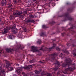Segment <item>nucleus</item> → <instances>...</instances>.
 Returning a JSON list of instances; mask_svg holds the SVG:
<instances>
[{"label":"nucleus","instance_id":"f257e3e1","mask_svg":"<svg viewBox=\"0 0 76 76\" xmlns=\"http://www.w3.org/2000/svg\"><path fill=\"white\" fill-rule=\"evenodd\" d=\"M14 14L15 16L17 15L19 16L20 18L22 19L24 18V15L27 14V12L26 11H25L22 12V11H18V10H16L15 12L14 13Z\"/></svg>","mask_w":76,"mask_h":76},{"label":"nucleus","instance_id":"f03ea898","mask_svg":"<svg viewBox=\"0 0 76 76\" xmlns=\"http://www.w3.org/2000/svg\"><path fill=\"white\" fill-rule=\"evenodd\" d=\"M65 61V62H64L62 64V66L63 67H66L68 65L70 66L72 65V61L71 60V59L70 58L66 59Z\"/></svg>","mask_w":76,"mask_h":76},{"label":"nucleus","instance_id":"7ed1b4c3","mask_svg":"<svg viewBox=\"0 0 76 76\" xmlns=\"http://www.w3.org/2000/svg\"><path fill=\"white\" fill-rule=\"evenodd\" d=\"M5 61L7 64L6 65V68L8 69L7 71V73H8L9 71L13 70V68L10 66V64L9 61L6 60H5Z\"/></svg>","mask_w":76,"mask_h":76},{"label":"nucleus","instance_id":"20e7f679","mask_svg":"<svg viewBox=\"0 0 76 76\" xmlns=\"http://www.w3.org/2000/svg\"><path fill=\"white\" fill-rule=\"evenodd\" d=\"M55 64V68H53V70L54 71H57L58 67L61 66V65L60 64V63L57 61H56Z\"/></svg>","mask_w":76,"mask_h":76},{"label":"nucleus","instance_id":"39448f33","mask_svg":"<svg viewBox=\"0 0 76 76\" xmlns=\"http://www.w3.org/2000/svg\"><path fill=\"white\" fill-rule=\"evenodd\" d=\"M32 66L31 65L30 66H24V67H21L19 68V70H22V69H30V68H32Z\"/></svg>","mask_w":76,"mask_h":76},{"label":"nucleus","instance_id":"423d86ee","mask_svg":"<svg viewBox=\"0 0 76 76\" xmlns=\"http://www.w3.org/2000/svg\"><path fill=\"white\" fill-rule=\"evenodd\" d=\"M10 29H11L10 27L7 26L6 28H4V31H2V33L3 34H5L7 32V31L9 30H10Z\"/></svg>","mask_w":76,"mask_h":76},{"label":"nucleus","instance_id":"0eeeda50","mask_svg":"<svg viewBox=\"0 0 76 76\" xmlns=\"http://www.w3.org/2000/svg\"><path fill=\"white\" fill-rule=\"evenodd\" d=\"M8 3V2H7L6 0H2L1 1V4H2V6L3 7H6V4Z\"/></svg>","mask_w":76,"mask_h":76},{"label":"nucleus","instance_id":"6e6552de","mask_svg":"<svg viewBox=\"0 0 76 76\" xmlns=\"http://www.w3.org/2000/svg\"><path fill=\"white\" fill-rule=\"evenodd\" d=\"M74 70H75L74 68L69 67V68H67L66 69V72H64V74H66L67 73V72H69V71H72V72H73Z\"/></svg>","mask_w":76,"mask_h":76},{"label":"nucleus","instance_id":"1a4fd4ad","mask_svg":"<svg viewBox=\"0 0 76 76\" xmlns=\"http://www.w3.org/2000/svg\"><path fill=\"white\" fill-rule=\"evenodd\" d=\"M18 31V29L16 28V26L13 25V26L12 28V32L14 34H16Z\"/></svg>","mask_w":76,"mask_h":76},{"label":"nucleus","instance_id":"9d476101","mask_svg":"<svg viewBox=\"0 0 76 76\" xmlns=\"http://www.w3.org/2000/svg\"><path fill=\"white\" fill-rule=\"evenodd\" d=\"M64 16L66 17V19H68L69 20H72L73 19L69 16V14L66 13L65 14Z\"/></svg>","mask_w":76,"mask_h":76},{"label":"nucleus","instance_id":"9b49d317","mask_svg":"<svg viewBox=\"0 0 76 76\" xmlns=\"http://www.w3.org/2000/svg\"><path fill=\"white\" fill-rule=\"evenodd\" d=\"M31 48L32 51H33L34 53V52H36L38 51V48L37 47H35L34 46H32L31 47Z\"/></svg>","mask_w":76,"mask_h":76},{"label":"nucleus","instance_id":"f8f14e48","mask_svg":"<svg viewBox=\"0 0 76 76\" xmlns=\"http://www.w3.org/2000/svg\"><path fill=\"white\" fill-rule=\"evenodd\" d=\"M16 13V11H15L13 13V15H10V20H13V19L15 18V17H17L18 16V17L19 16L18 15H15V14H14V13Z\"/></svg>","mask_w":76,"mask_h":76},{"label":"nucleus","instance_id":"ddd939ff","mask_svg":"<svg viewBox=\"0 0 76 76\" xmlns=\"http://www.w3.org/2000/svg\"><path fill=\"white\" fill-rule=\"evenodd\" d=\"M7 4L8 6L7 7H8V8L12 7V3H11V1H8Z\"/></svg>","mask_w":76,"mask_h":76},{"label":"nucleus","instance_id":"4468645a","mask_svg":"<svg viewBox=\"0 0 76 76\" xmlns=\"http://www.w3.org/2000/svg\"><path fill=\"white\" fill-rule=\"evenodd\" d=\"M56 56H57V54L56 53L51 54V58L53 60H54V59H55V57H56Z\"/></svg>","mask_w":76,"mask_h":76},{"label":"nucleus","instance_id":"2eb2a0df","mask_svg":"<svg viewBox=\"0 0 76 76\" xmlns=\"http://www.w3.org/2000/svg\"><path fill=\"white\" fill-rule=\"evenodd\" d=\"M35 21L33 20L28 19L26 21L27 23H34Z\"/></svg>","mask_w":76,"mask_h":76},{"label":"nucleus","instance_id":"dca6fc26","mask_svg":"<svg viewBox=\"0 0 76 76\" xmlns=\"http://www.w3.org/2000/svg\"><path fill=\"white\" fill-rule=\"evenodd\" d=\"M56 45V44L54 43L53 45V46L51 48H49V49H48V51H50L51 50V49H53V48H55V46Z\"/></svg>","mask_w":76,"mask_h":76},{"label":"nucleus","instance_id":"f3484780","mask_svg":"<svg viewBox=\"0 0 76 76\" xmlns=\"http://www.w3.org/2000/svg\"><path fill=\"white\" fill-rule=\"evenodd\" d=\"M24 48V47H23L22 45H18V49H21V50H22V49Z\"/></svg>","mask_w":76,"mask_h":76},{"label":"nucleus","instance_id":"a211bd4d","mask_svg":"<svg viewBox=\"0 0 76 76\" xmlns=\"http://www.w3.org/2000/svg\"><path fill=\"white\" fill-rule=\"evenodd\" d=\"M6 51L8 52V53H9V52H12V51H13L14 50L13 49L7 48L6 49Z\"/></svg>","mask_w":76,"mask_h":76},{"label":"nucleus","instance_id":"6ab92c4d","mask_svg":"<svg viewBox=\"0 0 76 76\" xmlns=\"http://www.w3.org/2000/svg\"><path fill=\"white\" fill-rule=\"evenodd\" d=\"M45 75H47V76H52V74L51 73H47L46 74H45Z\"/></svg>","mask_w":76,"mask_h":76},{"label":"nucleus","instance_id":"aec40b11","mask_svg":"<svg viewBox=\"0 0 76 76\" xmlns=\"http://www.w3.org/2000/svg\"><path fill=\"white\" fill-rule=\"evenodd\" d=\"M1 73H2V74H4V75L6 73V72L4 71V69H3L1 71Z\"/></svg>","mask_w":76,"mask_h":76},{"label":"nucleus","instance_id":"412c9836","mask_svg":"<svg viewBox=\"0 0 76 76\" xmlns=\"http://www.w3.org/2000/svg\"><path fill=\"white\" fill-rule=\"evenodd\" d=\"M0 13H3V8L0 7Z\"/></svg>","mask_w":76,"mask_h":76},{"label":"nucleus","instance_id":"4be33fe9","mask_svg":"<svg viewBox=\"0 0 76 76\" xmlns=\"http://www.w3.org/2000/svg\"><path fill=\"white\" fill-rule=\"evenodd\" d=\"M1 14L2 17L3 18H5V17H6V16L5 15V14H4L3 12V13H1Z\"/></svg>","mask_w":76,"mask_h":76},{"label":"nucleus","instance_id":"5701e85b","mask_svg":"<svg viewBox=\"0 0 76 76\" xmlns=\"http://www.w3.org/2000/svg\"><path fill=\"white\" fill-rule=\"evenodd\" d=\"M44 35H45V33L42 32L40 34V37H44Z\"/></svg>","mask_w":76,"mask_h":76},{"label":"nucleus","instance_id":"b1692460","mask_svg":"<svg viewBox=\"0 0 76 76\" xmlns=\"http://www.w3.org/2000/svg\"><path fill=\"white\" fill-rule=\"evenodd\" d=\"M15 72H16V73H17L19 75H20V72L19 70H16Z\"/></svg>","mask_w":76,"mask_h":76},{"label":"nucleus","instance_id":"393cba45","mask_svg":"<svg viewBox=\"0 0 76 76\" xmlns=\"http://www.w3.org/2000/svg\"><path fill=\"white\" fill-rule=\"evenodd\" d=\"M63 53L67 54H69V52H68V51L66 50L63 51Z\"/></svg>","mask_w":76,"mask_h":76},{"label":"nucleus","instance_id":"a878e982","mask_svg":"<svg viewBox=\"0 0 76 76\" xmlns=\"http://www.w3.org/2000/svg\"><path fill=\"white\" fill-rule=\"evenodd\" d=\"M34 72L36 74H39L40 73V72L38 71L37 70H35Z\"/></svg>","mask_w":76,"mask_h":76},{"label":"nucleus","instance_id":"bb28decb","mask_svg":"<svg viewBox=\"0 0 76 76\" xmlns=\"http://www.w3.org/2000/svg\"><path fill=\"white\" fill-rule=\"evenodd\" d=\"M3 53V50H0V56H1V55H2V53Z\"/></svg>","mask_w":76,"mask_h":76},{"label":"nucleus","instance_id":"cd10ccee","mask_svg":"<svg viewBox=\"0 0 76 76\" xmlns=\"http://www.w3.org/2000/svg\"><path fill=\"white\" fill-rule=\"evenodd\" d=\"M18 2V0H15L14 2V4H17Z\"/></svg>","mask_w":76,"mask_h":76},{"label":"nucleus","instance_id":"c85d7f7f","mask_svg":"<svg viewBox=\"0 0 76 76\" xmlns=\"http://www.w3.org/2000/svg\"><path fill=\"white\" fill-rule=\"evenodd\" d=\"M22 74L23 76H28V75L26 74H25V73L23 72H22Z\"/></svg>","mask_w":76,"mask_h":76},{"label":"nucleus","instance_id":"c756f323","mask_svg":"<svg viewBox=\"0 0 76 76\" xmlns=\"http://www.w3.org/2000/svg\"><path fill=\"white\" fill-rule=\"evenodd\" d=\"M39 50H42V51H46V50H43V46L41 47L40 49H39Z\"/></svg>","mask_w":76,"mask_h":76},{"label":"nucleus","instance_id":"7c9ffc66","mask_svg":"<svg viewBox=\"0 0 76 76\" xmlns=\"http://www.w3.org/2000/svg\"><path fill=\"white\" fill-rule=\"evenodd\" d=\"M29 17H30V18H34V16L33 15H30L29 16Z\"/></svg>","mask_w":76,"mask_h":76},{"label":"nucleus","instance_id":"2f4dec72","mask_svg":"<svg viewBox=\"0 0 76 76\" xmlns=\"http://www.w3.org/2000/svg\"><path fill=\"white\" fill-rule=\"evenodd\" d=\"M34 62H35V61H34V60H32L30 61V63H34Z\"/></svg>","mask_w":76,"mask_h":76},{"label":"nucleus","instance_id":"473e14b6","mask_svg":"<svg viewBox=\"0 0 76 76\" xmlns=\"http://www.w3.org/2000/svg\"><path fill=\"white\" fill-rule=\"evenodd\" d=\"M37 43L39 44H40L41 43V40H39L37 42Z\"/></svg>","mask_w":76,"mask_h":76},{"label":"nucleus","instance_id":"72a5a7b5","mask_svg":"<svg viewBox=\"0 0 76 76\" xmlns=\"http://www.w3.org/2000/svg\"><path fill=\"white\" fill-rule=\"evenodd\" d=\"M8 38H10V39H12V36L11 35H9L8 36Z\"/></svg>","mask_w":76,"mask_h":76},{"label":"nucleus","instance_id":"f704fd0d","mask_svg":"<svg viewBox=\"0 0 76 76\" xmlns=\"http://www.w3.org/2000/svg\"><path fill=\"white\" fill-rule=\"evenodd\" d=\"M42 28H47V27L45 25H43L42 26Z\"/></svg>","mask_w":76,"mask_h":76},{"label":"nucleus","instance_id":"c9c22d12","mask_svg":"<svg viewBox=\"0 0 76 76\" xmlns=\"http://www.w3.org/2000/svg\"><path fill=\"white\" fill-rule=\"evenodd\" d=\"M59 56L60 57H64V56H63V54L62 53H61Z\"/></svg>","mask_w":76,"mask_h":76},{"label":"nucleus","instance_id":"e433bc0d","mask_svg":"<svg viewBox=\"0 0 76 76\" xmlns=\"http://www.w3.org/2000/svg\"><path fill=\"white\" fill-rule=\"evenodd\" d=\"M59 56L60 57H64V56H63V54L62 53H61Z\"/></svg>","mask_w":76,"mask_h":76},{"label":"nucleus","instance_id":"4c0bfd02","mask_svg":"<svg viewBox=\"0 0 76 76\" xmlns=\"http://www.w3.org/2000/svg\"><path fill=\"white\" fill-rule=\"evenodd\" d=\"M23 30L24 32H26V31H27V29H26V28H24Z\"/></svg>","mask_w":76,"mask_h":76},{"label":"nucleus","instance_id":"58836bf2","mask_svg":"<svg viewBox=\"0 0 76 76\" xmlns=\"http://www.w3.org/2000/svg\"><path fill=\"white\" fill-rule=\"evenodd\" d=\"M12 9L11 8L10 9H9V12H12Z\"/></svg>","mask_w":76,"mask_h":76},{"label":"nucleus","instance_id":"ea45409f","mask_svg":"<svg viewBox=\"0 0 76 76\" xmlns=\"http://www.w3.org/2000/svg\"><path fill=\"white\" fill-rule=\"evenodd\" d=\"M56 50H58V51H60V48H59L58 47H57L56 48Z\"/></svg>","mask_w":76,"mask_h":76},{"label":"nucleus","instance_id":"a19ab883","mask_svg":"<svg viewBox=\"0 0 76 76\" xmlns=\"http://www.w3.org/2000/svg\"><path fill=\"white\" fill-rule=\"evenodd\" d=\"M67 45L68 47H69V46H70V45H71V44L70 43H67Z\"/></svg>","mask_w":76,"mask_h":76},{"label":"nucleus","instance_id":"79ce46f5","mask_svg":"<svg viewBox=\"0 0 76 76\" xmlns=\"http://www.w3.org/2000/svg\"><path fill=\"white\" fill-rule=\"evenodd\" d=\"M23 37V35H21L20 37V38H22Z\"/></svg>","mask_w":76,"mask_h":76},{"label":"nucleus","instance_id":"37998d69","mask_svg":"<svg viewBox=\"0 0 76 76\" xmlns=\"http://www.w3.org/2000/svg\"><path fill=\"white\" fill-rule=\"evenodd\" d=\"M72 47H75V46H76V45H75L74 44H72Z\"/></svg>","mask_w":76,"mask_h":76},{"label":"nucleus","instance_id":"c03bdc74","mask_svg":"<svg viewBox=\"0 0 76 76\" xmlns=\"http://www.w3.org/2000/svg\"><path fill=\"white\" fill-rule=\"evenodd\" d=\"M2 20V19L0 18V22H1V21Z\"/></svg>","mask_w":76,"mask_h":76},{"label":"nucleus","instance_id":"a18cd8bd","mask_svg":"<svg viewBox=\"0 0 76 76\" xmlns=\"http://www.w3.org/2000/svg\"><path fill=\"white\" fill-rule=\"evenodd\" d=\"M71 10H72L71 9H69L68 10V11H71Z\"/></svg>","mask_w":76,"mask_h":76},{"label":"nucleus","instance_id":"49530a36","mask_svg":"<svg viewBox=\"0 0 76 76\" xmlns=\"http://www.w3.org/2000/svg\"><path fill=\"white\" fill-rule=\"evenodd\" d=\"M65 34V32H64L62 34V35H64V34Z\"/></svg>","mask_w":76,"mask_h":76},{"label":"nucleus","instance_id":"de8ad7c7","mask_svg":"<svg viewBox=\"0 0 76 76\" xmlns=\"http://www.w3.org/2000/svg\"><path fill=\"white\" fill-rule=\"evenodd\" d=\"M39 63H44V62H42V61H39Z\"/></svg>","mask_w":76,"mask_h":76},{"label":"nucleus","instance_id":"09e8293b","mask_svg":"<svg viewBox=\"0 0 76 76\" xmlns=\"http://www.w3.org/2000/svg\"><path fill=\"white\" fill-rule=\"evenodd\" d=\"M50 2H49L48 3V5H49V7H50Z\"/></svg>","mask_w":76,"mask_h":76},{"label":"nucleus","instance_id":"8fccbe9b","mask_svg":"<svg viewBox=\"0 0 76 76\" xmlns=\"http://www.w3.org/2000/svg\"><path fill=\"white\" fill-rule=\"evenodd\" d=\"M73 55H74V56H76V53H75L73 54Z\"/></svg>","mask_w":76,"mask_h":76},{"label":"nucleus","instance_id":"3c124183","mask_svg":"<svg viewBox=\"0 0 76 76\" xmlns=\"http://www.w3.org/2000/svg\"><path fill=\"white\" fill-rule=\"evenodd\" d=\"M46 1H47V0H48V1H51L52 0H45Z\"/></svg>","mask_w":76,"mask_h":76},{"label":"nucleus","instance_id":"603ef678","mask_svg":"<svg viewBox=\"0 0 76 76\" xmlns=\"http://www.w3.org/2000/svg\"><path fill=\"white\" fill-rule=\"evenodd\" d=\"M2 69V67L0 66V70H1V69Z\"/></svg>","mask_w":76,"mask_h":76},{"label":"nucleus","instance_id":"864d4df0","mask_svg":"<svg viewBox=\"0 0 76 76\" xmlns=\"http://www.w3.org/2000/svg\"><path fill=\"white\" fill-rule=\"evenodd\" d=\"M55 23L54 21H52V23Z\"/></svg>","mask_w":76,"mask_h":76},{"label":"nucleus","instance_id":"5fc2aeb1","mask_svg":"<svg viewBox=\"0 0 76 76\" xmlns=\"http://www.w3.org/2000/svg\"><path fill=\"white\" fill-rule=\"evenodd\" d=\"M66 4L67 5H69V3H66Z\"/></svg>","mask_w":76,"mask_h":76},{"label":"nucleus","instance_id":"6e6d98bb","mask_svg":"<svg viewBox=\"0 0 76 76\" xmlns=\"http://www.w3.org/2000/svg\"><path fill=\"white\" fill-rule=\"evenodd\" d=\"M16 65L17 66H19V64H16Z\"/></svg>","mask_w":76,"mask_h":76},{"label":"nucleus","instance_id":"4d7b16f0","mask_svg":"<svg viewBox=\"0 0 76 76\" xmlns=\"http://www.w3.org/2000/svg\"><path fill=\"white\" fill-rule=\"evenodd\" d=\"M32 1H36V0H32Z\"/></svg>","mask_w":76,"mask_h":76},{"label":"nucleus","instance_id":"13d9d810","mask_svg":"<svg viewBox=\"0 0 76 76\" xmlns=\"http://www.w3.org/2000/svg\"><path fill=\"white\" fill-rule=\"evenodd\" d=\"M73 33H75V31H73Z\"/></svg>","mask_w":76,"mask_h":76},{"label":"nucleus","instance_id":"bf43d9fd","mask_svg":"<svg viewBox=\"0 0 76 76\" xmlns=\"http://www.w3.org/2000/svg\"><path fill=\"white\" fill-rule=\"evenodd\" d=\"M1 71H0V75H1Z\"/></svg>","mask_w":76,"mask_h":76},{"label":"nucleus","instance_id":"052dcab7","mask_svg":"<svg viewBox=\"0 0 76 76\" xmlns=\"http://www.w3.org/2000/svg\"><path fill=\"white\" fill-rule=\"evenodd\" d=\"M60 73L59 72H57L58 75Z\"/></svg>","mask_w":76,"mask_h":76},{"label":"nucleus","instance_id":"680f3d73","mask_svg":"<svg viewBox=\"0 0 76 76\" xmlns=\"http://www.w3.org/2000/svg\"><path fill=\"white\" fill-rule=\"evenodd\" d=\"M45 50H47V48H45Z\"/></svg>","mask_w":76,"mask_h":76},{"label":"nucleus","instance_id":"e2e57ef3","mask_svg":"<svg viewBox=\"0 0 76 76\" xmlns=\"http://www.w3.org/2000/svg\"><path fill=\"white\" fill-rule=\"evenodd\" d=\"M71 29H73V27H72L71 28Z\"/></svg>","mask_w":76,"mask_h":76},{"label":"nucleus","instance_id":"0e129e2a","mask_svg":"<svg viewBox=\"0 0 76 76\" xmlns=\"http://www.w3.org/2000/svg\"><path fill=\"white\" fill-rule=\"evenodd\" d=\"M63 21H65V20H64Z\"/></svg>","mask_w":76,"mask_h":76},{"label":"nucleus","instance_id":"69168bd1","mask_svg":"<svg viewBox=\"0 0 76 76\" xmlns=\"http://www.w3.org/2000/svg\"><path fill=\"white\" fill-rule=\"evenodd\" d=\"M15 76H16V75H15Z\"/></svg>","mask_w":76,"mask_h":76},{"label":"nucleus","instance_id":"338daca9","mask_svg":"<svg viewBox=\"0 0 76 76\" xmlns=\"http://www.w3.org/2000/svg\"><path fill=\"white\" fill-rule=\"evenodd\" d=\"M60 17H61V16H60Z\"/></svg>","mask_w":76,"mask_h":76},{"label":"nucleus","instance_id":"774afa93","mask_svg":"<svg viewBox=\"0 0 76 76\" xmlns=\"http://www.w3.org/2000/svg\"><path fill=\"white\" fill-rule=\"evenodd\" d=\"M53 41H55V40H53Z\"/></svg>","mask_w":76,"mask_h":76}]
</instances>
